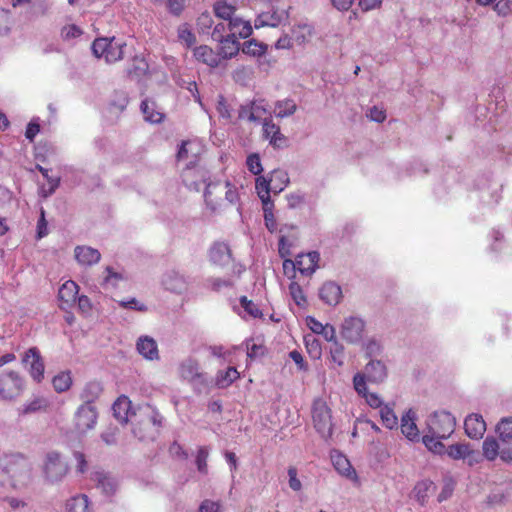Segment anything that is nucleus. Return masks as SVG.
<instances>
[{
	"label": "nucleus",
	"mask_w": 512,
	"mask_h": 512,
	"mask_svg": "<svg viewBox=\"0 0 512 512\" xmlns=\"http://www.w3.org/2000/svg\"><path fill=\"white\" fill-rule=\"evenodd\" d=\"M179 40L184 43L187 47L192 46L195 41V35L192 33L191 29L187 24H182L178 27L177 30Z\"/></svg>",
	"instance_id": "nucleus-53"
},
{
	"label": "nucleus",
	"mask_w": 512,
	"mask_h": 512,
	"mask_svg": "<svg viewBox=\"0 0 512 512\" xmlns=\"http://www.w3.org/2000/svg\"><path fill=\"white\" fill-rule=\"evenodd\" d=\"M68 472V464L62 458L61 454L56 451H50L46 454L43 473L47 481H61Z\"/></svg>",
	"instance_id": "nucleus-8"
},
{
	"label": "nucleus",
	"mask_w": 512,
	"mask_h": 512,
	"mask_svg": "<svg viewBox=\"0 0 512 512\" xmlns=\"http://www.w3.org/2000/svg\"><path fill=\"white\" fill-rule=\"evenodd\" d=\"M214 13L218 18L225 21L231 22V19H235V7L228 4L225 1H217L214 4Z\"/></svg>",
	"instance_id": "nucleus-38"
},
{
	"label": "nucleus",
	"mask_w": 512,
	"mask_h": 512,
	"mask_svg": "<svg viewBox=\"0 0 512 512\" xmlns=\"http://www.w3.org/2000/svg\"><path fill=\"white\" fill-rule=\"evenodd\" d=\"M101 392L102 386L99 382H89L81 392V399L84 403L93 404V402L100 396Z\"/></svg>",
	"instance_id": "nucleus-36"
},
{
	"label": "nucleus",
	"mask_w": 512,
	"mask_h": 512,
	"mask_svg": "<svg viewBox=\"0 0 512 512\" xmlns=\"http://www.w3.org/2000/svg\"><path fill=\"white\" fill-rule=\"evenodd\" d=\"M246 166L250 173L260 176L263 171L260 155L258 153L248 155L246 159Z\"/></svg>",
	"instance_id": "nucleus-50"
},
{
	"label": "nucleus",
	"mask_w": 512,
	"mask_h": 512,
	"mask_svg": "<svg viewBox=\"0 0 512 512\" xmlns=\"http://www.w3.org/2000/svg\"><path fill=\"white\" fill-rule=\"evenodd\" d=\"M213 23V18L209 13H202L197 19V26L201 33H209Z\"/></svg>",
	"instance_id": "nucleus-62"
},
{
	"label": "nucleus",
	"mask_w": 512,
	"mask_h": 512,
	"mask_svg": "<svg viewBox=\"0 0 512 512\" xmlns=\"http://www.w3.org/2000/svg\"><path fill=\"white\" fill-rule=\"evenodd\" d=\"M240 304L244 310L252 317L257 318L262 316V312L256 304L248 300L246 296L240 298Z\"/></svg>",
	"instance_id": "nucleus-60"
},
{
	"label": "nucleus",
	"mask_w": 512,
	"mask_h": 512,
	"mask_svg": "<svg viewBox=\"0 0 512 512\" xmlns=\"http://www.w3.org/2000/svg\"><path fill=\"white\" fill-rule=\"evenodd\" d=\"M250 102L253 113L255 114V123H260L262 116L267 113V105L263 99L252 100Z\"/></svg>",
	"instance_id": "nucleus-59"
},
{
	"label": "nucleus",
	"mask_w": 512,
	"mask_h": 512,
	"mask_svg": "<svg viewBox=\"0 0 512 512\" xmlns=\"http://www.w3.org/2000/svg\"><path fill=\"white\" fill-rule=\"evenodd\" d=\"M297 106L291 99L280 100L275 103L274 113L278 118H285L296 112Z\"/></svg>",
	"instance_id": "nucleus-37"
},
{
	"label": "nucleus",
	"mask_w": 512,
	"mask_h": 512,
	"mask_svg": "<svg viewBox=\"0 0 512 512\" xmlns=\"http://www.w3.org/2000/svg\"><path fill=\"white\" fill-rule=\"evenodd\" d=\"M239 377V373L234 367H229L225 372H219L217 375V385L221 388L232 384Z\"/></svg>",
	"instance_id": "nucleus-44"
},
{
	"label": "nucleus",
	"mask_w": 512,
	"mask_h": 512,
	"mask_svg": "<svg viewBox=\"0 0 512 512\" xmlns=\"http://www.w3.org/2000/svg\"><path fill=\"white\" fill-rule=\"evenodd\" d=\"M263 206L265 226L270 232H274L277 229L276 219L273 213L274 204L265 203Z\"/></svg>",
	"instance_id": "nucleus-52"
},
{
	"label": "nucleus",
	"mask_w": 512,
	"mask_h": 512,
	"mask_svg": "<svg viewBox=\"0 0 512 512\" xmlns=\"http://www.w3.org/2000/svg\"><path fill=\"white\" fill-rule=\"evenodd\" d=\"M432 487V482L420 481L414 487V496L416 500L424 505L428 496V490Z\"/></svg>",
	"instance_id": "nucleus-47"
},
{
	"label": "nucleus",
	"mask_w": 512,
	"mask_h": 512,
	"mask_svg": "<svg viewBox=\"0 0 512 512\" xmlns=\"http://www.w3.org/2000/svg\"><path fill=\"white\" fill-rule=\"evenodd\" d=\"M66 508L68 512H90L88 497L76 495L67 501Z\"/></svg>",
	"instance_id": "nucleus-35"
},
{
	"label": "nucleus",
	"mask_w": 512,
	"mask_h": 512,
	"mask_svg": "<svg viewBox=\"0 0 512 512\" xmlns=\"http://www.w3.org/2000/svg\"><path fill=\"white\" fill-rule=\"evenodd\" d=\"M125 44L115 38H98L92 44L93 54L97 58H104L107 63H115L123 57Z\"/></svg>",
	"instance_id": "nucleus-6"
},
{
	"label": "nucleus",
	"mask_w": 512,
	"mask_h": 512,
	"mask_svg": "<svg viewBox=\"0 0 512 512\" xmlns=\"http://www.w3.org/2000/svg\"><path fill=\"white\" fill-rule=\"evenodd\" d=\"M194 57L197 61L206 64L209 67L215 68L220 63L219 54L215 53L210 47L207 45H201L194 49Z\"/></svg>",
	"instance_id": "nucleus-21"
},
{
	"label": "nucleus",
	"mask_w": 512,
	"mask_h": 512,
	"mask_svg": "<svg viewBox=\"0 0 512 512\" xmlns=\"http://www.w3.org/2000/svg\"><path fill=\"white\" fill-rule=\"evenodd\" d=\"M115 418L121 423H127L130 417L131 401L126 396H120L112 406Z\"/></svg>",
	"instance_id": "nucleus-24"
},
{
	"label": "nucleus",
	"mask_w": 512,
	"mask_h": 512,
	"mask_svg": "<svg viewBox=\"0 0 512 512\" xmlns=\"http://www.w3.org/2000/svg\"><path fill=\"white\" fill-rule=\"evenodd\" d=\"M164 287L174 293H182L186 290V282L183 276L177 272H170L163 279Z\"/></svg>",
	"instance_id": "nucleus-27"
},
{
	"label": "nucleus",
	"mask_w": 512,
	"mask_h": 512,
	"mask_svg": "<svg viewBox=\"0 0 512 512\" xmlns=\"http://www.w3.org/2000/svg\"><path fill=\"white\" fill-rule=\"evenodd\" d=\"M380 416L383 425L388 429H393L398 425V418L389 405H383L380 408Z\"/></svg>",
	"instance_id": "nucleus-43"
},
{
	"label": "nucleus",
	"mask_w": 512,
	"mask_h": 512,
	"mask_svg": "<svg viewBox=\"0 0 512 512\" xmlns=\"http://www.w3.org/2000/svg\"><path fill=\"white\" fill-rule=\"evenodd\" d=\"M228 31L237 39H245L252 34V27L250 22L236 17L235 19H231V22H228Z\"/></svg>",
	"instance_id": "nucleus-25"
},
{
	"label": "nucleus",
	"mask_w": 512,
	"mask_h": 512,
	"mask_svg": "<svg viewBox=\"0 0 512 512\" xmlns=\"http://www.w3.org/2000/svg\"><path fill=\"white\" fill-rule=\"evenodd\" d=\"M362 349L366 358L374 359L382 354L383 345L376 337H370L364 341L362 340Z\"/></svg>",
	"instance_id": "nucleus-31"
},
{
	"label": "nucleus",
	"mask_w": 512,
	"mask_h": 512,
	"mask_svg": "<svg viewBox=\"0 0 512 512\" xmlns=\"http://www.w3.org/2000/svg\"><path fill=\"white\" fill-rule=\"evenodd\" d=\"M388 371L385 363L379 359H370L363 372H358L353 377V385L356 392L365 391L366 382L382 383L387 378Z\"/></svg>",
	"instance_id": "nucleus-3"
},
{
	"label": "nucleus",
	"mask_w": 512,
	"mask_h": 512,
	"mask_svg": "<svg viewBox=\"0 0 512 512\" xmlns=\"http://www.w3.org/2000/svg\"><path fill=\"white\" fill-rule=\"evenodd\" d=\"M496 432L503 442L512 440V417H505L496 426Z\"/></svg>",
	"instance_id": "nucleus-41"
},
{
	"label": "nucleus",
	"mask_w": 512,
	"mask_h": 512,
	"mask_svg": "<svg viewBox=\"0 0 512 512\" xmlns=\"http://www.w3.org/2000/svg\"><path fill=\"white\" fill-rule=\"evenodd\" d=\"M220 46V55L224 59H229L238 54L240 50V44L236 37L228 33L225 38L218 41Z\"/></svg>",
	"instance_id": "nucleus-26"
},
{
	"label": "nucleus",
	"mask_w": 512,
	"mask_h": 512,
	"mask_svg": "<svg viewBox=\"0 0 512 512\" xmlns=\"http://www.w3.org/2000/svg\"><path fill=\"white\" fill-rule=\"evenodd\" d=\"M482 449L484 457L489 461L495 460L499 455V444L494 437H487L483 441Z\"/></svg>",
	"instance_id": "nucleus-40"
},
{
	"label": "nucleus",
	"mask_w": 512,
	"mask_h": 512,
	"mask_svg": "<svg viewBox=\"0 0 512 512\" xmlns=\"http://www.w3.org/2000/svg\"><path fill=\"white\" fill-rule=\"evenodd\" d=\"M446 453L453 460H465L467 457L475 456V451L467 443L452 444L447 448Z\"/></svg>",
	"instance_id": "nucleus-28"
},
{
	"label": "nucleus",
	"mask_w": 512,
	"mask_h": 512,
	"mask_svg": "<svg viewBox=\"0 0 512 512\" xmlns=\"http://www.w3.org/2000/svg\"><path fill=\"white\" fill-rule=\"evenodd\" d=\"M128 104V96L124 92H116L110 103V110L122 112Z\"/></svg>",
	"instance_id": "nucleus-54"
},
{
	"label": "nucleus",
	"mask_w": 512,
	"mask_h": 512,
	"mask_svg": "<svg viewBox=\"0 0 512 512\" xmlns=\"http://www.w3.org/2000/svg\"><path fill=\"white\" fill-rule=\"evenodd\" d=\"M98 419V412L93 404L83 403L74 414L75 431L85 434L95 428Z\"/></svg>",
	"instance_id": "nucleus-10"
},
{
	"label": "nucleus",
	"mask_w": 512,
	"mask_h": 512,
	"mask_svg": "<svg viewBox=\"0 0 512 512\" xmlns=\"http://www.w3.org/2000/svg\"><path fill=\"white\" fill-rule=\"evenodd\" d=\"M426 424L428 433L448 439L455 431L456 419L448 411H436L428 417Z\"/></svg>",
	"instance_id": "nucleus-4"
},
{
	"label": "nucleus",
	"mask_w": 512,
	"mask_h": 512,
	"mask_svg": "<svg viewBox=\"0 0 512 512\" xmlns=\"http://www.w3.org/2000/svg\"><path fill=\"white\" fill-rule=\"evenodd\" d=\"M293 36L298 43H304L312 36V27L307 24L299 25L293 31Z\"/></svg>",
	"instance_id": "nucleus-56"
},
{
	"label": "nucleus",
	"mask_w": 512,
	"mask_h": 512,
	"mask_svg": "<svg viewBox=\"0 0 512 512\" xmlns=\"http://www.w3.org/2000/svg\"><path fill=\"white\" fill-rule=\"evenodd\" d=\"M216 110L220 117L224 119H230L231 118V111L228 103L226 102V99L222 96H218Z\"/></svg>",
	"instance_id": "nucleus-63"
},
{
	"label": "nucleus",
	"mask_w": 512,
	"mask_h": 512,
	"mask_svg": "<svg viewBox=\"0 0 512 512\" xmlns=\"http://www.w3.org/2000/svg\"><path fill=\"white\" fill-rule=\"evenodd\" d=\"M105 271L107 274L103 279V286L106 288L117 287L118 282L123 279L122 275L117 272H114L110 267H107Z\"/></svg>",
	"instance_id": "nucleus-58"
},
{
	"label": "nucleus",
	"mask_w": 512,
	"mask_h": 512,
	"mask_svg": "<svg viewBox=\"0 0 512 512\" xmlns=\"http://www.w3.org/2000/svg\"><path fill=\"white\" fill-rule=\"evenodd\" d=\"M331 461L334 468L344 476H350L354 470L349 460L341 453L335 452L331 455Z\"/></svg>",
	"instance_id": "nucleus-34"
},
{
	"label": "nucleus",
	"mask_w": 512,
	"mask_h": 512,
	"mask_svg": "<svg viewBox=\"0 0 512 512\" xmlns=\"http://www.w3.org/2000/svg\"><path fill=\"white\" fill-rule=\"evenodd\" d=\"M271 182L272 179H267L264 176H258L256 178L255 188L262 205H265V203H273L270 197Z\"/></svg>",
	"instance_id": "nucleus-32"
},
{
	"label": "nucleus",
	"mask_w": 512,
	"mask_h": 512,
	"mask_svg": "<svg viewBox=\"0 0 512 512\" xmlns=\"http://www.w3.org/2000/svg\"><path fill=\"white\" fill-rule=\"evenodd\" d=\"M262 137L269 141L274 149L287 146L286 136L281 133L279 125L275 124L271 117H265L262 121Z\"/></svg>",
	"instance_id": "nucleus-12"
},
{
	"label": "nucleus",
	"mask_w": 512,
	"mask_h": 512,
	"mask_svg": "<svg viewBox=\"0 0 512 512\" xmlns=\"http://www.w3.org/2000/svg\"><path fill=\"white\" fill-rule=\"evenodd\" d=\"M366 331L365 321L358 316L345 317L340 325L339 334L349 344L362 342Z\"/></svg>",
	"instance_id": "nucleus-7"
},
{
	"label": "nucleus",
	"mask_w": 512,
	"mask_h": 512,
	"mask_svg": "<svg viewBox=\"0 0 512 512\" xmlns=\"http://www.w3.org/2000/svg\"><path fill=\"white\" fill-rule=\"evenodd\" d=\"M26 389L24 376L15 370L0 371V401L13 403L17 401Z\"/></svg>",
	"instance_id": "nucleus-2"
},
{
	"label": "nucleus",
	"mask_w": 512,
	"mask_h": 512,
	"mask_svg": "<svg viewBox=\"0 0 512 512\" xmlns=\"http://www.w3.org/2000/svg\"><path fill=\"white\" fill-rule=\"evenodd\" d=\"M210 261L218 266L224 267L232 261V253L229 245L225 242H215L209 250Z\"/></svg>",
	"instance_id": "nucleus-16"
},
{
	"label": "nucleus",
	"mask_w": 512,
	"mask_h": 512,
	"mask_svg": "<svg viewBox=\"0 0 512 512\" xmlns=\"http://www.w3.org/2000/svg\"><path fill=\"white\" fill-rule=\"evenodd\" d=\"M319 297L325 304L336 306L342 299L341 287L334 281H327L320 287Z\"/></svg>",
	"instance_id": "nucleus-18"
},
{
	"label": "nucleus",
	"mask_w": 512,
	"mask_h": 512,
	"mask_svg": "<svg viewBox=\"0 0 512 512\" xmlns=\"http://www.w3.org/2000/svg\"><path fill=\"white\" fill-rule=\"evenodd\" d=\"M442 439H439L435 435H432L430 433L424 435L422 437V442L425 445V447L435 453L442 455L446 452L444 444L441 442Z\"/></svg>",
	"instance_id": "nucleus-39"
},
{
	"label": "nucleus",
	"mask_w": 512,
	"mask_h": 512,
	"mask_svg": "<svg viewBox=\"0 0 512 512\" xmlns=\"http://www.w3.org/2000/svg\"><path fill=\"white\" fill-rule=\"evenodd\" d=\"M344 358V346L339 341H335L330 348L331 361L340 367L344 364Z\"/></svg>",
	"instance_id": "nucleus-51"
},
{
	"label": "nucleus",
	"mask_w": 512,
	"mask_h": 512,
	"mask_svg": "<svg viewBox=\"0 0 512 512\" xmlns=\"http://www.w3.org/2000/svg\"><path fill=\"white\" fill-rule=\"evenodd\" d=\"M141 111L144 115V119L150 123H160L164 118L163 113L156 109V104L149 100L142 101Z\"/></svg>",
	"instance_id": "nucleus-30"
},
{
	"label": "nucleus",
	"mask_w": 512,
	"mask_h": 512,
	"mask_svg": "<svg viewBox=\"0 0 512 512\" xmlns=\"http://www.w3.org/2000/svg\"><path fill=\"white\" fill-rule=\"evenodd\" d=\"M94 480L97 482V486L106 495H112L116 490V481L109 475L103 472H96L94 474Z\"/></svg>",
	"instance_id": "nucleus-33"
},
{
	"label": "nucleus",
	"mask_w": 512,
	"mask_h": 512,
	"mask_svg": "<svg viewBox=\"0 0 512 512\" xmlns=\"http://www.w3.org/2000/svg\"><path fill=\"white\" fill-rule=\"evenodd\" d=\"M306 348L311 357L318 359L321 356L320 342L313 336L305 337Z\"/></svg>",
	"instance_id": "nucleus-55"
},
{
	"label": "nucleus",
	"mask_w": 512,
	"mask_h": 512,
	"mask_svg": "<svg viewBox=\"0 0 512 512\" xmlns=\"http://www.w3.org/2000/svg\"><path fill=\"white\" fill-rule=\"evenodd\" d=\"M47 407L48 401L44 397L35 396L18 407L17 413L19 416H26L45 410Z\"/></svg>",
	"instance_id": "nucleus-23"
},
{
	"label": "nucleus",
	"mask_w": 512,
	"mask_h": 512,
	"mask_svg": "<svg viewBox=\"0 0 512 512\" xmlns=\"http://www.w3.org/2000/svg\"><path fill=\"white\" fill-rule=\"evenodd\" d=\"M465 433L471 439H481L486 431V423L482 415L472 413L465 418Z\"/></svg>",
	"instance_id": "nucleus-14"
},
{
	"label": "nucleus",
	"mask_w": 512,
	"mask_h": 512,
	"mask_svg": "<svg viewBox=\"0 0 512 512\" xmlns=\"http://www.w3.org/2000/svg\"><path fill=\"white\" fill-rule=\"evenodd\" d=\"M200 152L201 147L199 143L189 140L182 141L177 152V160L186 162L187 170H191L198 161Z\"/></svg>",
	"instance_id": "nucleus-13"
},
{
	"label": "nucleus",
	"mask_w": 512,
	"mask_h": 512,
	"mask_svg": "<svg viewBox=\"0 0 512 512\" xmlns=\"http://www.w3.org/2000/svg\"><path fill=\"white\" fill-rule=\"evenodd\" d=\"M136 349L138 353L146 360H158L159 351L157 342L150 336H141L136 342Z\"/></svg>",
	"instance_id": "nucleus-19"
},
{
	"label": "nucleus",
	"mask_w": 512,
	"mask_h": 512,
	"mask_svg": "<svg viewBox=\"0 0 512 512\" xmlns=\"http://www.w3.org/2000/svg\"><path fill=\"white\" fill-rule=\"evenodd\" d=\"M52 383L57 392H64L70 388L72 378L69 372H62L53 378Z\"/></svg>",
	"instance_id": "nucleus-46"
},
{
	"label": "nucleus",
	"mask_w": 512,
	"mask_h": 512,
	"mask_svg": "<svg viewBox=\"0 0 512 512\" xmlns=\"http://www.w3.org/2000/svg\"><path fill=\"white\" fill-rule=\"evenodd\" d=\"M360 396H362L367 404L372 408H381L382 400L376 393H371L368 391L367 384H365V391L357 392Z\"/></svg>",
	"instance_id": "nucleus-57"
},
{
	"label": "nucleus",
	"mask_w": 512,
	"mask_h": 512,
	"mask_svg": "<svg viewBox=\"0 0 512 512\" xmlns=\"http://www.w3.org/2000/svg\"><path fill=\"white\" fill-rule=\"evenodd\" d=\"M208 455H209V450L207 449V447H200L198 449V453L196 456V465H197L198 470L201 473L207 472Z\"/></svg>",
	"instance_id": "nucleus-61"
},
{
	"label": "nucleus",
	"mask_w": 512,
	"mask_h": 512,
	"mask_svg": "<svg viewBox=\"0 0 512 512\" xmlns=\"http://www.w3.org/2000/svg\"><path fill=\"white\" fill-rule=\"evenodd\" d=\"M220 502L205 499L201 502L198 512H220Z\"/></svg>",
	"instance_id": "nucleus-64"
},
{
	"label": "nucleus",
	"mask_w": 512,
	"mask_h": 512,
	"mask_svg": "<svg viewBox=\"0 0 512 512\" xmlns=\"http://www.w3.org/2000/svg\"><path fill=\"white\" fill-rule=\"evenodd\" d=\"M148 71V64L144 58L134 57L131 66L127 69L130 77L139 78Z\"/></svg>",
	"instance_id": "nucleus-42"
},
{
	"label": "nucleus",
	"mask_w": 512,
	"mask_h": 512,
	"mask_svg": "<svg viewBox=\"0 0 512 512\" xmlns=\"http://www.w3.org/2000/svg\"><path fill=\"white\" fill-rule=\"evenodd\" d=\"M180 374L184 379H194L198 374L197 363L191 359L184 361L180 366Z\"/></svg>",
	"instance_id": "nucleus-48"
},
{
	"label": "nucleus",
	"mask_w": 512,
	"mask_h": 512,
	"mask_svg": "<svg viewBox=\"0 0 512 512\" xmlns=\"http://www.w3.org/2000/svg\"><path fill=\"white\" fill-rule=\"evenodd\" d=\"M36 168L43 175L45 180H47V182H48V186H45V185L42 186L40 188V192H39L43 198H47V197L51 196L52 194H54L56 189L59 187L60 178L59 177H51L48 173V169L42 167L41 165H37Z\"/></svg>",
	"instance_id": "nucleus-29"
},
{
	"label": "nucleus",
	"mask_w": 512,
	"mask_h": 512,
	"mask_svg": "<svg viewBox=\"0 0 512 512\" xmlns=\"http://www.w3.org/2000/svg\"><path fill=\"white\" fill-rule=\"evenodd\" d=\"M267 46L252 39L243 44L242 52L251 56H261L265 53Z\"/></svg>",
	"instance_id": "nucleus-45"
},
{
	"label": "nucleus",
	"mask_w": 512,
	"mask_h": 512,
	"mask_svg": "<svg viewBox=\"0 0 512 512\" xmlns=\"http://www.w3.org/2000/svg\"><path fill=\"white\" fill-rule=\"evenodd\" d=\"M78 291V285L72 280H68L62 284L58 291V298L61 302L60 307L62 309L70 308L76 302Z\"/></svg>",
	"instance_id": "nucleus-20"
},
{
	"label": "nucleus",
	"mask_w": 512,
	"mask_h": 512,
	"mask_svg": "<svg viewBox=\"0 0 512 512\" xmlns=\"http://www.w3.org/2000/svg\"><path fill=\"white\" fill-rule=\"evenodd\" d=\"M289 293L293 301L299 307H304L307 303L306 297L301 286L297 282H291L289 285Z\"/></svg>",
	"instance_id": "nucleus-49"
},
{
	"label": "nucleus",
	"mask_w": 512,
	"mask_h": 512,
	"mask_svg": "<svg viewBox=\"0 0 512 512\" xmlns=\"http://www.w3.org/2000/svg\"><path fill=\"white\" fill-rule=\"evenodd\" d=\"M74 258L80 266L88 267L97 264L101 259V254L90 246L78 245L74 249Z\"/></svg>",
	"instance_id": "nucleus-15"
},
{
	"label": "nucleus",
	"mask_w": 512,
	"mask_h": 512,
	"mask_svg": "<svg viewBox=\"0 0 512 512\" xmlns=\"http://www.w3.org/2000/svg\"><path fill=\"white\" fill-rule=\"evenodd\" d=\"M320 254L317 251H312L307 254H299L295 261L286 259L283 262V269L287 272L288 269L293 271L298 270L302 275L311 276L319 267Z\"/></svg>",
	"instance_id": "nucleus-9"
},
{
	"label": "nucleus",
	"mask_w": 512,
	"mask_h": 512,
	"mask_svg": "<svg viewBox=\"0 0 512 512\" xmlns=\"http://www.w3.org/2000/svg\"><path fill=\"white\" fill-rule=\"evenodd\" d=\"M203 183L205 184L204 191V201L206 207L211 211V213H218L222 208V199L221 195L225 194V200L234 205L239 200V194L237 188L231 184L229 181H225L221 183L217 182H206V179H203Z\"/></svg>",
	"instance_id": "nucleus-1"
},
{
	"label": "nucleus",
	"mask_w": 512,
	"mask_h": 512,
	"mask_svg": "<svg viewBox=\"0 0 512 512\" xmlns=\"http://www.w3.org/2000/svg\"><path fill=\"white\" fill-rule=\"evenodd\" d=\"M22 363L29 370V374L34 381L38 383L42 381L45 367L38 348H29L22 357Z\"/></svg>",
	"instance_id": "nucleus-11"
},
{
	"label": "nucleus",
	"mask_w": 512,
	"mask_h": 512,
	"mask_svg": "<svg viewBox=\"0 0 512 512\" xmlns=\"http://www.w3.org/2000/svg\"><path fill=\"white\" fill-rule=\"evenodd\" d=\"M416 418V413L412 409L406 411L401 418V432L412 442H418L420 440V433L416 425Z\"/></svg>",
	"instance_id": "nucleus-17"
},
{
	"label": "nucleus",
	"mask_w": 512,
	"mask_h": 512,
	"mask_svg": "<svg viewBox=\"0 0 512 512\" xmlns=\"http://www.w3.org/2000/svg\"><path fill=\"white\" fill-rule=\"evenodd\" d=\"M312 420L315 429L322 438L328 439L332 435L333 424L331 409L323 399H315L312 405Z\"/></svg>",
	"instance_id": "nucleus-5"
},
{
	"label": "nucleus",
	"mask_w": 512,
	"mask_h": 512,
	"mask_svg": "<svg viewBox=\"0 0 512 512\" xmlns=\"http://www.w3.org/2000/svg\"><path fill=\"white\" fill-rule=\"evenodd\" d=\"M283 20V13L277 10L270 9L268 11L261 12L255 19V27L261 28L265 26L276 27Z\"/></svg>",
	"instance_id": "nucleus-22"
}]
</instances>
